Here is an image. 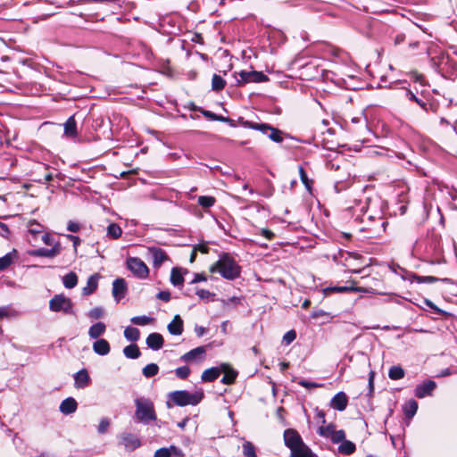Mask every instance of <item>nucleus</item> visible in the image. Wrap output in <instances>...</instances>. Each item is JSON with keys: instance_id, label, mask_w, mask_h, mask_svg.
Segmentation results:
<instances>
[{"instance_id": "nucleus-1", "label": "nucleus", "mask_w": 457, "mask_h": 457, "mask_svg": "<svg viewBox=\"0 0 457 457\" xmlns=\"http://www.w3.org/2000/svg\"><path fill=\"white\" fill-rule=\"evenodd\" d=\"M212 273H220L224 278L235 279L240 275V266L228 254H223L210 268Z\"/></svg>"}, {"instance_id": "nucleus-2", "label": "nucleus", "mask_w": 457, "mask_h": 457, "mask_svg": "<svg viewBox=\"0 0 457 457\" xmlns=\"http://www.w3.org/2000/svg\"><path fill=\"white\" fill-rule=\"evenodd\" d=\"M135 418L136 420L145 425L156 420L157 416L154 410V403L145 397H138L135 399Z\"/></svg>"}, {"instance_id": "nucleus-3", "label": "nucleus", "mask_w": 457, "mask_h": 457, "mask_svg": "<svg viewBox=\"0 0 457 457\" xmlns=\"http://www.w3.org/2000/svg\"><path fill=\"white\" fill-rule=\"evenodd\" d=\"M170 398L178 406L196 405L204 398V391L202 389L195 392L174 391L170 393Z\"/></svg>"}, {"instance_id": "nucleus-4", "label": "nucleus", "mask_w": 457, "mask_h": 457, "mask_svg": "<svg viewBox=\"0 0 457 457\" xmlns=\"http://www.w3.org/2000/svg\"><path fill=\"white\" fill-rule=\"evenodd\" d=\"M49 309L54 312H62L65 315H76L72 301L62 294L55 295L49 301Z\"/></svg>"}, {"instance_id": "nucleus-5", "label": "nucleus", "mask_w": 457, "mask_h": 457, "mask_svg": "<svg viewBox=\"0 0 457 457\" xmlns=\"http://www.w3.org/2000/svg\"><path fill=\"white\" fill-rule=\"evenodd\" d=\"M234 78L236 79V86H243L246 83H260L266 82L269 80L268 76L261 71H241L239 72L234 73Z\"/></svg>"}, {"instance_id": "nucleus-6", "label": "nucleus", "mask_w": 457, "mask_h": 457, "mask_svg": "<svg viewBox=\"0 0 457 457\" xmlns=\"http://www.w3.org/2000/svg\"><path fill=\"white\" fill-rule=\"evenodd\" d=\"M245 126L250 129L260 130L263 134H266L272 141L279 143L283 140L281 131L278 129L272 128L265 123H255L252 121L245 122Z\"/></svg>"}, {"instance_id": "nucleus-7", "label": "nucleus", "mask_w": 457, "mask_h": 457, "mask_svg": "<svg viewBox=\"0 0 457 457\" xmlns=\"http://www.w3.org/2000/svg\"><path fill=\"white\" fill-rule=\"evenodd\" d=\"M127 267L135 276L139 278H145L149 274V270L145 263L137 257L128 258Z\"/></svg>"}, {"instance_id": "nucleus-8", "label": "nucleus", "mask_w": 457, "mask_h": 457, "mask_svg": "<svg viewBox=\"0 0 457 457\" xmlns=\"http://www.w3.org/2000/svg\"><path fill=\"white\" fill-rule=\"evenodd\" d=\"M285 445L291 450V453L295 449H300L302 446L306 445L300 435L295 429H286L284 432Z\"/></svg>"}, {"instance_id": "nucleus-9", "label": "nucleus", "mask_w": 457, "mask_h": 457, "mask_svg": "<svg viewBox=\"0 0 457 457\" xmlns=\"http://www.w3.org/2000/svg\"><path fill=\"white\" fill-rule=\"evenodd\" d=\"M206 348L205 346H198L186 353L180 357L184 362H201L205 359Z\"/></svg>"}, {"instance_id": "nucleus-10", "label": "nucleus", "mask_w": 457, "mask_h": 457, "mask_svg": "<svg viewBox=\"0 0 457 457\" xmlns=\"http://www.w3.org/2000/svg\"><path fill=\"white\" fill-rule=\"evenodd\" d=\"M119 438L120 443L124 445L127 451H134L141 445L138 436L131 433L124 432L120 435Z\"/></svg>"}, {"instance_id": "nucleus-11", "label": "nucleus", "mask_w": 457, "mask_h": 457, "mask_svg": "<svg viewBox=\"0 0 457 457\" xmlns=\"http://www.w3.org/2000/svg\"><path fill=\"white\" fill-rule=\"evenodd\" d=\"M147 254L151 258L154 267H160L163 262L168 259L165 251L155 246L148 247Z\"/></svg>"}, {"instance_id": "nucleus-12", "label": "nucleus", "mask_w": 457, "mask_h": 457, "mask_svg": "<svg viewBox=\"0 0 457 457\" xmlns=\"http://www.w3.org/2000/svg\"><path fill=\"white\" fill-rule=\"evenodd\" d=\"M436 384L433 380H427L422 384H420L416 386L414 390V395L416 397L421 399L426 396H429L432 395L433 391L436 389Z\"/></svg>"}, {"instance_id": "nucleus-13", "label": "nucleus", "mask_w": 457, "mask_h": 457, "mask_svg": "<svg viewBox=\"0 0 457 457\" xmlns=\"http://www.w3.org/2000/svg\"><path fill=\"white\" fill-rule=\"evenodd\" d=\"M61 252V245L59 243L54 244V246L51 249L47 248H38L29 252V255L31 256H39V257H48L53 258L58 255Z\"/></svg>"}, {"instance_id": "nucleus-14", "label": "nucleus", "mask_w": 457, "mask_h": 457, "mask_svg": "<svg viewBox=\"0 0 457 457\" xmlns=\"http://www.w3.org/2000/svg\"><path fill=\"white\" fill-rule=\"evenodd\" d=\"M127 283L124 278H119L112 282V295L116 302L122 299L127 293Z\"/></svg>"}, {"instance_id": "nucleus-15", "label": "nucleus", "mask_w": 457, "mask_h": 457, "mask_svg": "<svg viewBox=\"0 0 457 457\" xmlns=\"http://www.w3.org/2000/svg\"><path fill=\"white\" fill-rule=\"evenodd\" d=\"M347 404L348 397L344 392H338L330 401V407L339 411H345Z\"/></svg>"}, {"instance_id": "nucleus-16", "label": "nucleus", "mask_w": 457, "mask_h": 457, "mask_svg": "<svg viewBox=\"0 0 457 457\" xmlns=\"http://www.w3.org/2000/svg\"><path fill=\"white\" fill-rule=\"evenodd\" d=\"M221 372L224 373L223 378H221V383L225 385H231L235 382L237 372L234 370L229 364L221 363L220 364Z\"/></svg>"}, {"instance_id": "nucleus-17", "label": "nucleus", "mask_w": 457, "mask_h": 457, "mask_svg": "<svg viewBox=\"0 0 457 457\" xmlns=\"http://www.w3.org/2000/svg\"><path fill=\"white\" fill-rule=\"evenodd\" d=\"M78 403L73 397H68L64 399L60 406V411L64 415L74 413L77 411Z\"/></svg>"}, {"instance_id": "nucleus-18", "label": "nucleus", "mask_w": 457, "mask_h": 457, "mask_svg": "<svg viewBox=\"0 0 457 457\" xmlns=\"http://www.w3.org/2000/svg\"><path fill=\"white\" fill-rule=\"evenodd\" d=\"M163 337L159 333H151L146 338V345L154 351H158L163 346Z\"/></svg>"}, {"instance_id": "nucleus-19", "label": "nucleus", "mask_w": 457, "mask_h": 457, "mask_svg": "<svg viewBox=\"0 0 457 457\" xmlns=\"http://www.w3.org/2000/svg\"><path fill=\"white\" fill-rule=\"evenodd\" d=\"M93 351L101 356L107 355L111 351L110 344L106 339H97L93 343Z\"/></svg>"}, {"instance_id": "nucleus-20", "label": "nucleus", "mask_w": 457, "mask_h": 457, "mask_svg": "<svg viewBox=\"0 0 457 457\" xmlns=\"http://www.w3.org/2000/svg\"><path fill=\"white\" fill-rule=\"evenodd\" d=\"M74 381L77 388H85L89 385L90 377L86 370H81L75 374Z\"/></svg>"}, {"instance_id": "nucleus-21", "label": "nucleus", "mask_w": 457, "mask_h": 457, "mask_svg": "<svg viewBox=\"0 0 457 457\" xmlns=\"http://www.w3.org/2000/svg\"><path fill=\"white\" fill-rule=\"evenodd\" d=\"M18 259V252L13 249L3 257H0V271L6 270Z\"/></svg>"}, {"instance_id": "nucleus-22", "label": "nucleus", "mask_w": 457, "mask_h": 457, "mask_svg": "<svg viewBox=\"0 0 457 457\" xmlns=\"http://www.w3.org/2000/svg\"><path fill=\"white\" fill-rule=\"evenodd\" d=\"M99 278L100 275L97 273L91 275L87 278V286L84 287L82 289V293L84 295H89L96 290Z\"/></svg>"}, {"instance_id": "nucleus-23", "label": "nucleus", "mask_w": 457, "mask_h": 457, "mask_svg": "<svg viewBox=\"0 0 457 457\" xmlns=\"http://www.w3.org/2000/svg\"><path fill=\"white\" fill-rule=\"evenodd\" d=\"M168 330L171 335L179 336L183 332V320L179 315H176L168 325Z\"/></svg>"}, {"instance_id": "nucleus-24", "label": "nucleus", "mask_w": 457, "mask_h": 457, "mask_svg": "<svg viewBox=\"0 0 457 457\" xmlns=\"http://www.w3.org/2000/svg\"><path fill=\"white\" fill-rule=\"evenodd\" d=\"M187 270H184V272L181 269L173 268L170 272V282L173 286L181 287L184 283L183 274L187 273Z\"/></svg>"}, {"instance_id": "nucleus-25", "label": "nucleus", "mask_w": 457, "mask_h": 457, "mask_svg": "<svg viewBox=\"0 0 457 457\" xmlns=\"http://www.w3.org/2000/svg\"><path fill=\"white\" fill-rule=\"evenodd\" d=\"M221 373L220 366V367H212L205 370L201 376V379L204 382H212L214 381Z\"/></svg>"}, {"instance_id": "nucleus-26", "label": "nucleus", "mask_w": 457, "mask_h": 457, "mask_svg": "<svg viewBox=\"0 0 457 457\" xmlns=\"http://www.w3.org/2000/svg\"><path fill=\"white\" fill-rule=\"evenodd\" d=\"M106 326L103 322H97L92 325L88 329V336L92 339H100L99 337L104 334Z\"/></svg>"}, {"instance_id": "nucleus-27", "label": "nucleus", "mask_w": 457, "mask_h": 457, "mask_svg": "<svg viewBox=\"0 0 457 457\" xmlns=\"http://www.w3.org/2000/svg\"><path fill=\"white\" fill-rule=\"evenodd\" d=\"M172 453L181 455V451L175 445L162 447L155 451L154 457H170Z\"/></svg>"}, {"instance_id": "nucleus-28", "label": "nucleus", "mask_w": 457, "mask_h": 457, "mask_svg": "<svg viewBox=\"0 0 457 457\" xmlns=\"http://www.w3.org/2000/svg\"><path fill=\"white\" fill-rule=\"evenodd\" d=\"M64 135L74 137L77 135V126L74 116H71L64 123Z\"/></svg>"}, {"instance_id": "nucleus-29", "label": "nucleus", "mask_w": 457, "mask_h": 457, "mask_svg": "<svg viewBox=\"0 0 457 457\" xmlns=\"http://www.w3.org/2000/svg\"><path fill=\"white\" fill-rule=\"evenodd\" d=\"M289 457H318L307 445L302 446L300 449H295L290 453Z\"/></svg>"}, {"instance_id": "nucleus-30", "label": "nucleus", "mask_w": 457, "mask_h": 457, "mask_svg": "<svg viewBox=\"0 0 457 457\" xmlns=\"http://www.w3.org/2000/svg\"><path fill=\"white\" fill-rule=\"evenodd\" d=\"M123 353L129 359H137L140 356L141 352L137 345L131 344L124 347Z\"/></svg>"}, {"instance_id": "nucleus-31", "label": "nucleus", "mask_w": 457, "mask_h": 457, "mask_svg": "<svg viewBox=\"0 0 457 457\" xmlns=\"http://www.w3.org/2000/svg\"><path fill=\"white\" fill-rule=\"evenodd\" d=\"M418 411V403L415 400L408 401L403 406V412L405 416L411 419Z\"/></svg>"}, {"instance_id": "nucleus-32", "label": "nucleus", "mask_w": 457, "mask_h": 457, "mask_svg": "<svg viewBox=\"0 0 457 457\" xmlns=\"http://www.w3.org/2000/svg\"><path fill=\"white\" fill-rule=\"evenodd\" d=\"M62 283L66 288L71 289L78 284V276L74 272H69L62 277Z\"/></svg>"}, {"instance_id": "nucleus-33", "label": "nucleus", "mask_w": 457, "mask_h": 457, "mask_svg": "<svg viewBox=\"0 0 457 457\" xmlns=\"http://www.w3.org/2000/svg\"><path fill=\"white\" fill-rule=\"evenodd\" d=\"M124 337L130 342H137L140 337V331L134 327H127L124 329Z\"/></svg>"}, {"instance_id": "nucleus-34", "label": "nucleus", "mask_w": 457, "mask_h": 457, "mask_svg": "<svg viewBox=\"0 0 457 457\" xmlns=\"http://www.w3.org/2000/svg\"><path fill=\"white\" fill-rule=\"evenodd\" d=\"M356 446L355 445L348 440H345L341 443V445L338 446V452L345 455L352 454L355 452Z\"/></svg>"}, {"instance_id": "nucleus-35", "label": "nucleus", "mask_w": 457, "mask_h": 457, "mask_svg": "<svg viewBox=\"0 0 457 457\" xmlns=\"http://www.w3.org/2000/svg\"><path fill=\"white\" fill-rule=\"evenodd\" d=\"M404 370L399 365L392 366L388 371V377L392 380L401 379L404 377Z\"/></svg>"}, {"instance_id": "nucleus-36", "label": "nucleus", "mask_w": 457, "mask_h": 457, "mask_svg": "<svg viewBox=\"0 0 457 457\" xmlns=\"http://www.w3.org/2000/svg\"><path fill=\"white\" fill-rule=\"evenodd\" d=\"M131 323L137 326H146L152 324L154 319L146 315L135 316L130 319Z\"/></svg>"}, {"instance_id": "nucleus-37", "label": "nucleus", "mask_w": 457, "mask_h": 457, "mask_svg": "<svg viewBox=\"0 0 457 457\" xmlns=\"http://www.w3.org/2000/svg\"><path fill=\"white\" fill-rule=\"evenodd\" d=\"M158 372H159V366L155 363L147 364L142 370L143 375L147 378L157 375Z\"/></svg>"}, {"instance_id": "nucleus-38", "label": "nucleus", "mask_w": 457, "mask_h": 457, "mask_svg": "<svg viewBox=\"0 0 457 457\" xmlns=\"http://www.w3.org/2000/svg\"><path fill=\"white\" fill-rule=\"evenodd\" d=\"M297 168H298V172H299L301 181L304 185L306 190L311 193L312 187V180L308 178L305 170H303V168L302 166H298Z\"/></svg>"}, {"instance_id": "nucleus-39", "label": "nucleus", "mask_w": 457, "mask_h": 457, "mask_svg": "<svg viewBox=\"0 0 457 457\" xmlns=\"http://www.w3.org/2000/svg\"><path fill=\"white\" fill-rule=\"evenodd\" d=\"M336 431L335 424H328L327 426H321L318 428V434L323 437H330Z\"/></svg>"}, {"instance_id": "nucleus-40", "label": "nucleus", "mask_w": 457, "mask_h": 457, "mask_svg": "<svg viewBox=\"0 0 457 457\" xmlns=\"http://www.w3.org/2000/svg\"><path fill=\"white\" fill-rule=\"evenodd\" d=\"M226 81L217 74H214L212 79V88L214 91H220L224 88Z\"/></svg>"}, {"instance_id": "nucleus-41", "label": "nucleus", "mask_w": 457, "mask_h": 457, "mask_svg": "<svg viewBox=\"0 0 457 457\" xmlns=\"http://www.w3.org/2000/svg\"><path fill=\"white\" fill-rule=\"evenodd\" d=\"M242 448L244 457H257L255 453V447L251 442L245 441V443L242 445Z\"/></svg>"}, {"instance_id": "nucleus-42", "label": "nucleus", "mask_w": 457, "mask_h": 457, "mask_svg": "<svg viewBox=\"0 0 457 457\" xmlns=\"http://www.w3.org/2000/svg\"><path fill=\"white\" fill-rule=\"evenodd\" d=\"M107 233L109 236H111L112 238H119L121 236L122 230L120 226L117 224H110L107 228Z\"/></svg>"}, {"instance_id": "nucleus-43", "label": "nucleus", "mask_w": 457, "mask_h": 457, "mask_svg": "<svg viewBox=\"0 0 457 457\" xmlns=\"http://www.w3.org/2000/svg\"><path fill=\"white\" fill-rule=\"evenodd\" d=\"M329 438L333 444L342 443L345 440V433L343 429L336 430Z\"/></svg>"}, {"instance_id": "nucleus-44", "label": "nucleus", "mask_w": 457, "mask_h": 457, "mask_svg": "<svg viewBox=\"0 0 457 457\" xmlns=\"http://www.w3.org/2000/svg\"><path fill=\"white\" fill-rule=\"evenodd\" d=\"M214 202H198V205H195L194 206V214L195 216H198V217H202L203 214L202 212L198 210L199 208H202V209H204V210H207L209 209L211 206H212Z\"/></svg>"}, {"instance_id": "nucleus-45", "label": "nucleus", "mask_w": 457, "mask_h": 457, "mask_svg": "<svg viewBox=\"0 0 457 457\" xmlns=\"http://www.w3.org/2000/svg\"><path fill=\"white\" fill-rule=\"evenodd\" d=\"M406 96L409 100L417 103L423 110H428V104L421 99L418 98L411 91L406 92Z\"/></svg>"}, {"instance_id": "nucleus-46", "label": "nucleus", "mask_w": 457, "mask_h": 457, "mask_svg": "<svg viewBox=\"0 0 457 457\" xmlns=\"http://www.w3.org/2000/svg\"><path fill=\"white\" fill-rule=\"evenodd\" d=\"M175 374L181 379L187 378L190 374V369L187 366H181L175 370Z\"/></svg>"}, {"instance_id": "nucleus-47", "label": "nucleus", "mask_w": 457, "mask_h": 457, "mask_svg": "<svg viewBox=\"0 0 457 457\" xmlns=\"http://www.w3.org/2000/svg\"><path fill=\"white\" fill-rule=\"evenodd\" d=\"M104 314V311L102 307H95L89 311L87 316L94 320L101 319Z\"/></svg>"}, {"instance_id": "nucleus-48", "label": "nucleus", "mask_w": 457, "mask_h": 457, "mask_svg": "<svg viewBox=\"0 0 457 457\" xmlns=\"http://www.w3.org/2000/svg\"><path fill=\"white\" fill-rule=\"evenodd\" d=\"M326 291L337 292V293H345V292H348V291L360 292L361 290L360 288H357V287H332L327 288Z\"/></svg>"}, {"instance_id": "nucleus-49", "label": "nucleus", "mask_w": 457, "mask_h": 457, "mask_svg": "<svg viewBox=\"0 0 457 457\" xmlns=\"http://www.w3.org/2000/svg\"><path fill=\"white\" fill-rule=\"evenodd\" d=\"M110 426V420L107 418H104L100 420L99 425L97 427V431L99 434H104L107 432L108 428Z\"/></svg>"}, {"instance_id": "nucleus-50", "label": "nucleus", "mask_w": 457, "mask_h": 457, "mask_svg": "<svg viewBox=\"0 0 457 457\" xmlns=\"http://www.w3.org/2000/svg\"><path fill=\"white\" fill-rule=\"evenodd\" d=\"M298 384L307 389H312V388H317V387L321 386L320 384H318L316 382H311V381H308L305 379L299 380Z\"/></svg>"}, {"instance_id": "nucleus-51", "label": "nucleus", "mask_w": 457, "mask_h": 457, "mask_svg": "<svg viewBox=\"0 0 457 457\" xmlns=\"http://www.w3.org/2000/svg\"><path fill=\"white\" fill-rule=\"evenodd\" d=\"M296 337V333L295 330H289L287 331L284 337H283V341L287 344V345H289L290 343H292Z\"/></svg>"}, {"instance_id": "nucleus-52", "label": "nucleus", "mask_w": 457, "mask_h": 457, "mask_svg": "<svg viewBox=\"0 0 457 457\" xmlns=\"http://www.w3.org/2000/svg\"><path fill=\"white\" fill-rule=\"evenodd\" d=\"M195 294L200 299H208L212 295V293L206 289H197Z\"/></svg>"}, {"instance_id": "nucleus-53", "label": "nucleus", "mask_w": 457, "mask_h": 457, "mask_svg": "<svg viewBox=\"0 0 457 457\" xmlns=\"http://www.w3.org/2000/svg\"><path fill=\"white\" fill-rule=\"evenodd\" d=\"M156 297L159 300L169 302L170 300V293L169 291H160L157 294Z\"/></svg>"}, {"instance_id": "nucleus-54", "label": "nucleus", "mask_w": 457, "mask_h": 457, "mask_svg": "<svg viewBox=\"0 0 457 457\" xmlns=\"http://www.w3.org/2000/svg\"><path fill=\"white\" fill-rule=\"evenodd\" d=\"M67 228L69 231L76 233L79 230L80 226L77 222L69 221Z\"/></svg>"}, {"instance_id": "nucleus-55", "label": "nucleus", "mask_w": 457, "mask_h": 457, "mask_svg": "<svg viewBox=\"0 0 457 457\" xmlns=\"http://www.w3.org/2000/svg\"><path fill=\"white\" fill-rule=\"evenodd\" d=\"M10 234V230L7 227V225L4 223H0V235L4 237H8V235Z\"/></svg>"}, {"instance_id": "nucleus-56", "label": "nucleus", "mask_w": 457, "mask_h": 457, "mask_svg": "<svg viewBox=\"0 0 457 457\" xmlns=\"http://www.w3.org/2000/svg\"><path fill=\"white\" fill-rule=\"evenodd\" d=\"M261 234L269 240H271L274 237V233L267 228H262L261 230Z\"/></svg>"}, {"instance_id": "nucleus-57", "label": "nucleus", "mask_w": 457, "mask_h": 457, "mask_svg": "<svg viewBox=\"0 0 457 457\" xmlns=\"http://www.w3.org/2000/svg\"><path fill=\"white\" fill-rule=\"evenodd\" d=\"M205 280H206V277L204 275L196 273V274H195V277L190 283L195 284V283H198L200 281H205Z\"/></svg>"}, {"instance_id": "nucleus-58", "label": "nucleus", "mask_w": 457, "mask_h": 457, "mask_svg": "<svg viewBox=\"0 0 457 457\" xmlns=\"http://www.w3.org/2000/svg\"><path fill=\"white\" fill-rule=\"evenodd\" d=\"M195 332L197 337H201L206 333V328L202 326H195Z\"/></svg>"}, {"instance_id": "nucleus-59", "label": "nucleus", "mask_w": 457, "mask_h": 457, "mask_svg": "<svg viewBox=\"0 0 457 457\" xmlns=\"http://www.w3.org/2000/svg\"><path fill=\"white\" fill-rule=\"evenodd\" d=\"M42 241L46 244V245H51L54 244V240H53V237L48 235V234H45L43 237H42Z\"/></svg>"}, {"instance_id": "nucleus-60", "label": "nucleus", "mask_w": 457, "mask_h": 457, "mask_svg": "<svg viewBox=\"0 0 457 457\" xmlns=\"http://www.w3.org/2000/svg\"><path fill=\"white\" fill-rule=\"evenodd\" d=\"M425 303H426L429 308H431L432 310H434L436 312H437V313H441V312H442V311H441L439 308H437V307H436V305H435V304H434L430 300L426 299V300H425Z\"/></svg>"}, {"instance_id": "nucleus-61", "label": "nucleus", "mask_w": 457, "mask_h": 457, "mask_svg": "<svg viewBox=\"0 0 457 457\" xmlns=\"http://www.w3.org/2000/svg\"><path fill=\"white\" fill-rule=\"evenodd\" d=\"M438 280L439 278L433 276H423V283H434Z\"/></svg>"}, {"instance_id": "nucleus-62", "label": "nucleus", "mask_w": 457, "mask_h": 457, "mask_svg": "<svg viewBox=\"0 0 457 457\" xmlns=\"http://www.w3.org/2000/svg\"><path fill=\"white\" fill-rule=\"evenodd\" d=\"M8 316H9L8 307H0V319L5 318Z\"/></svg>"}, {"instance_id": "nucleus-63", "label": "nucleus", "mask_w": 457, "mask_h": 457, "mask_svg": "<svg viewBox=\"0 0 457 457\" xmlns=\"http://www.w3.org/2000/svg\"><path fill=\"white\" fill-rule=\"evenodd\" d=\"M373 379H374V372L370 371V377H369V387H370V392H372L373 389H374Z\"/></svg>"}, {"instance_id": "nucleus-64", "label": "nucleus", "mask_w": 457, "mask_h": 457, "mask_svg": "<svg viewBox=\"0 0 457 457\" xmlns=\"http://www.w3.org/2000/svg\"><path fill=\"white\" fill-rule=\"evenodd\" d=\"M317 417L320 420L322 424L326 423L325 412L323 411H317Z\"/></svg>"}]
</instances>
